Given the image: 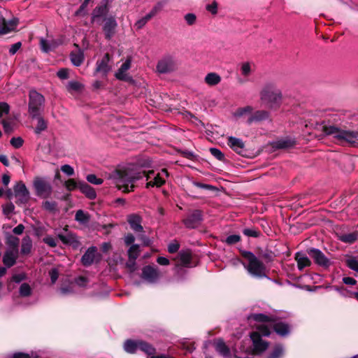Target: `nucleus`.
Returning <instances> with one entry per match:
<instances>
[{"instance_id":"nucleus-63","label":"nucleus","mask_w":358,"mask_h":358,"mask_svg":"<svg viewBox=\"0 0 358 358\" xmlns=\"http://www.w3.org/2000/svg\"><path fill=\"white\" fill-rule=\"evenodd\" d=\"M57 76L62 79H67L69 78V70L66 69H61L57 73Z\"/></svg>"},{"instance_id":"nucleus-55","label":"nucleus","mask_w":358,"mask_h":358,"mask_svg":"<svg viewBox=\"0 0 358 358\" xmlns=\"http://www.w3.org/2000/svg\"><path fill=\"white\" fill-rule=\"evenodd\" d=\"M210 152L213 156L219 160H222L224 157L223 153L217 148H210Z\"/></svg>"},{"instance_id":"nucleus-41","label":"nucleus","mask_w":358,"mask_h":358,"mask_svg":"<svg viewBox=\"0 0 358 358\" xmlns=\"http://www.w3.org/2000/svg\"><path fill=\"white\" fill-rule=\"evenodd\" d=\"M83 87V85L78 81L71 80L66 85V89L69 92H78Z\"/></svg>"},{"instance_id":"nucleus-44","label":"nucleus","mask_w":358,"mask_h":358,"mask_svg":"<svg viewBox=\"0 0 358 358\" xmlns=\"http://www.w3.org/2000/svg\"><path fill=\"white\" fill-rule=\"evenodd\" d=\"M152 17H153L150 13H148L135 23L136 28L137 29H142Z\"/></svg>"},{"instance_id":"nucleus-58","label":"nucleus","mask_w":358,"mask_h":358,"mask_svg":"<svg viewBox=\"0 0 358 358\" xmlns=\"http://www.w3.org/2000/svg\"><path fill=\"white\" fill-rule=\"evenodd\" d=\"M243 233L248 237H257L259 236V231L254 229H244Z\"/></svg>"},{"instance_id":"nucleus-52","label":"nucleus","mask_w":358,"mask_h":358,"mask_svg":"<svg viewBox=\"0 0 358 358\" xmlns=\"http://www.w3.org/2000/svg\"><path fill=\"white\" fill-rule=\"evenodd\" d=\"M10 143L15 148H20L22 146L24 141L21 137H13L10 139Z\"/></svg>"},{"instance_id":"nucleus-24","label":"nucleus","mask_w":358,"mask_h":358,"mask_svg":"<svg viewBox=\"0 0 358 358\" xmlns=\"http://www.w3.org/2000/svg\"><path fill=\"white\" fill-rule=\"evenodd\" d=\"M269 113L266 110H257L252 113V115L246 120V123L250 124L253 122H257L268 119Z\"/></svg>"},{"instance_id":"nucleus-46","label":"nucleus","mask_w":358,"mask_h":358,"mask_svg":"<svg viewBox=\"0 0 358 358\" xmlns=\"http://www.w3.org/2000/svg\"><path fill=\"white\" fill-rule=\"evenodd\" d=\"M180 262L183 266H188L191 262V255L187 252L180 253Z\"/></svg>"},{"instance_id":"nucleus-3","label":"nucleus","mask_w":358,"mask_h":358,"mask_svg":"<svg viewBox=\"0 0 358 358\" xmlns=\"http://www.w3.org/2000/svg\"><path fill=\"white\" fill-rule=\"evenodd\" d=\"M324 132L326 135L331 136L338 143L358 145V129H341L337 127L329 125L324 127Z\"/></svg>"},{"instance_id":"nucleus-18","label":"nucleus","mask_w":358,"mask_h":358,"mask_svg":"<svg viewBox=\"0 0 358 358\" xmlns=\"http://www.w3.org/2000/svg\"><path fill=\"white\" fill-rule=\"evenodd\" d=\"M57 235L64 244L74 245L78 243L76 235L69 231L67 227H64L62 231L58 232Z\"/></svg>"},{"instance_id":"nucleus-40","label":"nucleus","mask_w":358,"mask_h":358,"mask_svg":"<svg viewBox=\"0 0 358 358\" xmlns=\"http://www.w3.org/2000/svg\"><path fill=\"white\" fill-rule=\"evenodd\" d=\"M32 289L28 283H22L19 289V294L22 297H27L31 294Z\"/></svg>"},{"instance_id":"nucleus-1","label":"nucleus","mask_w":358,"mask_h":358,"mask_svg":"<svg viewBox=\"0 0 358 358\" xmlns=\"http://www.w3.org/2000/svg\"><path fill=\"white\" fill-rule=\"evenodd\" d=\"M145 177L148 182L146 187H161L163 185L166 179L169 177L166 169H163L159 173L154 171H136L134 170H119L114 174V180L117 187L123 192H129L134 191V182Z\"/></svg>"},{"instance_id":"nucleus-33","label":"nucleus","mask_w":358,"mask_h":358,"mask_svg":"<svg viewBox=\"0 0 358 358\" xmlns=\"http://www.w3.org/2000/svg\"><path fill=\"white\" fill-rule=\"evenodd\" d=\"M36 118L37 119V124L34 128V132L36 134H40L48 128V122L43 117L40 116V115Z\"/></svg>"},{"instance_id":"nucleus-45","label":"nucleus","mask_w":358,"mask_h":358,"mask_svg":"<svg viewBox=\"0 0 358 358\" xmlns=\"http://www.w3.org/2000/svg\"><path fill=\"white\" fill-rule=\"evenodd\" d=\"M57 203L53 201H45L42 203L43 209L50 212H55L57 210Z\"/></svg>"},{"instance_id":"nucleus-57","label":"nucleus","mask_w":358,"mask_h":358,"mask_svg":"<svg viewBox=\"0 0 358 358\" xmlns=\"http://www.w3.org/2000/svg\"><path fill=\"white\" fill-rule=\"evenodd\" d=\"M61 171L68 176H71L74 174L73 168L69 164L62 166Z\"/></svg>"},{"instance_id":"nucleus-29","label":"nucleus","mask_w":358,"mask_h":358,"mask_svg":"<svg viewBox=\"0 0 358 358\" xmlns=\"http://www.w3.org/2000/svg\"><path fill=\"white\" fill-rule=\"evenodd\" d=\"M358 238V231H354L348 234H343L338 236V239L345 243H353Z\"/></svg>"},{"instance_id":"nucleus-22","label":"nucleus","mask_w":358,"mask_h":358,"mask_svg":"<svg viewBox=\"0 0 358 358\" xmlns=\"http://www.w3.org/2000/svg\"><path fill=\"white\" fill-rule=\"evenodd\" d=\"M215 350L221 355L224 358H232V354L229 348L225 345L222 340H217L215 341Z\"/></svg>"},{"instance_id":"nucleus-28","label":"nucleus","mask_w":358,"mask_h":358,"mask_svg":"<svg viewBox=\"0 0 358 358\" xmlns=\"http://www.w3.org/2000/svg\"><path fill=\"white\" fill-rule=\"evenodd\" d=\"M72 64L76 66H79L84 61V54L80 50L73 51L70 55Z\"/></svg>"},{"instance_id":"nucleus-36","label":"nucleus","mask_w":358,"mask_h":358,"mask_svg":"<svg viewBox=\"0 0 358 358\" xmlns=\"http://www.w3.org/2000/svg\"><path fill=\"white\" fill-rule=\"evenodd\" d=\"M138 350L148 355L155 353V348L152 345L142 341H140Z\"/></svg>"},{"instance_id":"nucleus-2","label":"nucleus","mask_w":358,"mask_h":358,"mask_svg":"<svg viewBox=\"0 0 358 358\" xmlns=\"http://www.w3.org/2000/svg\"><path fill=\"white\" fill-rule=\"evenodd\" d=\"M271 334L269 327L262 323L257 326L255 330L250 334V338L243 340L234 350L236 358H250L265 352L269 343L265 339Z\"/></svg>"},{"instance_id":"nucleus-26","label":"nucleus","mask_w":358,"mask_h":358,"mask_svg":"<svg viewBox=\"0 0 358 358\" xmlns=\"http://www.w3.org/2000/svg\"><path fill=\"white\" fill-rule=\"evenodd\" d=\"M295 260L297 262V266L300 271H302L306 267L310 266L311 264V262L308 257L301 252H297L296 254Z\"/></svg>"},{"instance_id":"nucleus-19","label":"nucleus","mask_w":358,"mask_h":358,"mask_svg":"<svg viewBox=\"0 0 358 358\" xmlns=\"http://www.w3.org/2000/svg\"><path fill=\"white\" fill-rule=\"evenodd\" d=\"M127 222L131 229L136 233L141 232L143 230V227L141 225L142 217L138 214H130L127 215Z\"/></svg>"},{"instance_id":"nucleus-32","label":"nucleus","mask_w":358,"mask_h":358,"mask_svg":"<svg viewBox=\"0 0 358 358\" xmlns=\"http://www.w3.org/2000/svg\"><path fill=\"white\" fill-rule=\"evenodd\" d=\"M205 83L210 86H215L221 81V77L216 73H209L204 78Z\"/></svg>"},{"instance_id":"nucleus-34","label":"nucleus","mask_w":358,"mask_h":358,"mask_svg":"<svg viewBox=\"0 0 358 358\" xmlns=\"http://www.w3.org/2000/svg\"><path fill=\"white\" fill-rule=\"evenodd\" d=\"M107 3H108V1L104 0L100 6H97L94 10V12H93V17L94 18L101 17L107 13V11H108Z\"/></svg>"},{"instance_id":"nucleus-62","label":"nucleus","mask_w":358,"mask_h":358,"mask_svg":"<svg viewBox=\"0 0 358 358\" xmlns=\"http://www.w3.org/2000/svg\"><path fill=\"white\" fill-rule=\"evenodd\" d=\"M179 248H180V245L178 244V243L176 241H174V242L169 244L168 251L170 253H175L178 250Z\"/></svg>"},{"instance_id":"nucleus-35","label":"nucleus","mask_w":358,"mask_h":358,"mask_svg":"<svg viewBox=\"0 0 358 358\" xmlns=\"http://www.w3.org/2000/svg\"><path fill=\"white\" fill-rule=\"evenodd\" d=\"M284 355V348L281 345H276L266 358H281Z\"/></svg>"},{"instance_id":"nucleus-48","label":"nucleus","mask_w":358,"mask_h":358,"mask_svg":"<svg viewBox=\"0 0 358 358\" xmlns=\"http://www.w3.org/2000/svg\"><path fill=\"white\" fill-rule=\"evenodd\" d=\"M6 243L12 247L10 249H18L19 238L13 236H10L7 238Z\"/></svg>"},{"instance_id":"nucleus-42","label":"nucleus","mask_w":358,"mask_h":358,"mask_svg":"<svg viewBox=\"0 0 358 358\" xmlns=\"http://www.w3.org/2000/svg\"><path fill=\"white\" fill-rule=\"evenodd\" d=\"M139 245L137 244L132 245L128 250L129 258L136 259L139 255Z\"/></svg>"},{"instance_id":"nucleus-14","label":"nucleus","mask_w":358,"mask_h":358,"mask_svg":"<svg viewBox=\"0 0 358 358\" xmlns=\"http://www.w3.org/2000/svg\"><path fill=\"white\" fill-rule=\"evenodd\" d=\"M110 57L108 53L104 55L101 59H99L96 63L95 73H101L102 76H106L108 72L111 70L109 62Z\"/></svg>"},{"instance_id":"nucleus-10","label":"nucleus","mask_w":358,"mask_h":358,"mask_svg":"<svg viewBox=\"0 0 358 358\" xmlns=\"http://www.w3.org/2000/svg\"><path fill=\"white\" fill-rule=\"evenodd\" d=\"M307 252L309 256L318 266L327 268L331 265V261L319 249L310 248L308 250Z\"/></svg>"},{"instance_id":"nucleus-15","label":"nucleus","mask_w":358,"mask_h":358,"mask_svg":"<svg viewBox=\"0 0 358 358\" xmlns=\"http://www.w3.org/2000/svg\"><path fill=\"white\" fill-rule=\"evenodd\" d=\"M160 274L157 268L151 266L143 267L142 278L150 283H156L159 279Z\"/></svg>"},{"instance_id":"nucleus-39","label":"nucleus","mask_w":358,"mask_h":358,"mask_svg":"<svg viewBox=\"0 0 358 358\" xmlns=\"http://www.w3.org/2000/svg\"><path fill=\"white\" fill-rule=\"evenodd\" d=\"M295 143L294 140L289 138L280 139L276 141L275 146L278 148H288L293 146Z\"/></svg>"},{"instance_id":"nucleus-37","label":"nucleus","mask_w":358,"mask_h":358,"mask_svg":"<svg viewBox=\"0 0 358 358\" xmlns=\"http://www.w3.org/2000/svg\"><path fill=\"white\" fill-rule=\"evenodd\" d=\"M346 266L358 273V257L350 256L345 259Z\"/></svg>"},{"instance_id":"nucleus-54","label":"nucleus","mask_w":358,"mask_h":358,"mask_svg":"<svg viewBox=\"0 0 358 358\" xmlns=\"http://www.w3.org/2000/svg\"><path fill=\"white\" fill-rule=\"evenodd\" d=\"M87 180L94 185H101L103 183V180L98 178L94 174H90L87 176Z\"/></svg>"},{"instance_id":"nucleus-8","label":"nucleus","mask_w":358,"mask_h":358,"mask_svg":"<svg viewBox=\"0 0 358 358\" xmlns=\"http://www.w3.org/2000/svg\"><path fill=\"white\" fill-rule=\"evenodd\" d=\"M176 69V62L173 56L166 55L157 62L156 69L159 73H169Z\"/></svg>"},{"instance_id":"nucleus-4","label":"nucleus","mask_w":358,"mask_h":358,"mask_svg":"<svg viewBox=\"0 0 358 358\" xmlns=\"http://www.w3.org/2000/svg\"><path fill=\"white\" fill-rule=\"evenodd\" d=\"M248 318L250 321L253 320L264 324L270 329L273 328L276 334L280 336H286L290 333V327L288 324L280 321L277 322L271 316L262 313H256L250 315Z\"/></svg>"},{"instance_id":"nucleus-16","label":"nucleus","mask_w":358,"mask_h":358,"mask_svg":"<svg viewBox=\"0 0 358 358\" xmlns=\"http://www.w3.org/2000/svg\"><path fill=\"white\" fill-rule=\"evenodd\" d=\"M99 255L97 252L96 247H90L82 257V263L84 266H90L94 262L99 260Z\"/></svg>"},{"instance_id":"nucleus-12","label":"nucleus","mask_w":358,"mask_h":358,"mask_svg":"<svg viewBox=\"0 0 358 358\" xmlns=\"http://www.w3.org/2000/svg\"><path fill=\"white\" fill-rule=\"evenodd\" d=\"M14 194L17 199V203L24 204L29 200V192L25 185L22 182H17L14 187Z\"/></svg>"},{"instance_id":"nucleus-43","label":"nucleus","mask_w":358,"mask_h":358,"mask_svg":"<svg viewBox=\"0 0 358 358\" xmlns=\"http://www.w3.org/2000/svg\"><path fill=\"white\" fill-rule=\"evenodd\" d=\"M241 71L243 76H249L252 72V64L248 62L242 63L241 66Z\"/></svg>"},{"instance_id":"nucleus-56","label":"nucleus","mask_w":358,"mask_h":358,"mask_svg":"<svg viewBox=\"0 0 358 358\" xmlns=\"http://www.w3.org/2000/svg\"><path fill=\"white\" fill-rule=\"evenodd\" d=\"M10 110L9 105L6 102H0V117L8 114Z\"/></svg>"},{"instance_id":"nucleus-9","label":"nucleus","mask_w":358,"mask_h":358,"mask_svg":"<svg viewBox=\"0 0 358 358\" xmlns=\"http://www.w3.org/2000/svg\"><path fill=\"white\" fill-rule=\"evenodd\" d=\"M34 187L36 194L42 198H48L52 194V186L50 183L45 180L37 178L34 181Z\"/></svg>"},{"instance_id":"nucleus-49","label":"nucleus","mask_w":358,"mask_h":358,"mask_svg":"<svg viewBox=\"0 0 358 358\" xmlns=\"http://www.w3.org/2000/svg\"><path fill=\"white\" fill-rule=\"evenodd\" d=\"M79 182H76L73 179H69L65 182V187L69 191H73L78 189Z\"/></svg>"},{"instance_id":"nucleus-60","label":"nucleus","mask_w":358,"mask_h":358,"mask_svg":"<svg viewBox=\"0 0 358 358\" xmlns=\"http://www.w3.org/2000/svg\"><path fill=\"white\" fill-rule=\"evenodd\" d=\"M49 275L52 284L55 283L59 277V272L57 268H52L50 271Z\"/></svg>"},{"instance_id":"nucleus-47","label":"nucleus","mask_w":358,"mask_h":358,"mask_svg":"<svg viewBox=\"0 0 358 358\" xmlns=\"http://www.w3.org/2000/svg\"><path fill=\"white\" fill-rule=\"evenodd\" d=\"M166 4V1H161L157 2L155 6L152 8V9L150 11V14L154 17L157 15V13H159L164 6Z\"/></svg>"},{"instance_id":"nucleus-23","label":"nucleus","mask_w":358,"mask_h":358,"mask_svg":"<svg viewBox=\"0 0 358 358\" xmlns=\"http://www.w3.org/2000/svg\"><path fill=\"white\" fill-rule=\"evenodd\" d=\"M17 22L15 20L6 21L5 19L0 20V35L6 34L15 29Z\"/></svg>"},{"instance_id":"nucleus-31","label":"nucleus","mask_w":358,"mask_h":358,"mask_svg":"<svg viewBox=\"0 0 358 358\" xmlns=\"http://www.w3.org/2000/svg\"><path fill=\"white\" fill-rule=\"evenodd\" d=\"M32 248V241L29 236L22 238L20 252L22 255H28L31 252Z\"/></svg>"},{"instance_id":"nucleus-17","label":"nucleus","mask_w":358,"mask_h":358,"mask_svg":"<svg viewBox=\"0 0 358 358\" xmlns=\"http://www.w3.org/2000/svg\"><path fill=\"white\" fill-rule=\"evenodd\" d=\"M227 144L236 153L240 155L245 156L246 150L245 148V144L241 139L229 136L228 138Z\"/></svg>"},{"instance_id":"nucleus-64","label":"nucleus","mask_w":358,"mask_h":358,"mask_svg":"<svg viewBox=\"0 0 358 358\" xmlns=\"http://www.w3.org/2000/svg\"><path fill=\"white\" fill-rule=\"evenodd\" d=\"M21 45H22V43L20 42H17V43L13 44L9 49V53L11 55H15L18 51V50L21 48Z\"/></svg>"},{"instance_id":"nucleus-20","label":"nucleus","mask_w":358,"mask_h":358,"mask_svg":"<svg viewBox=\"0 0 358 358\" xmlns=\"http://www.w3.org/2000/svg\"><path fill=\"white\" fill-rule=\"evenodd\" d=\"M17 257L18 249H8L3 257V262L6 267L10 268L16 263Z\"/></svg>"},{"instance_id":"nucleus-6","label":"nucleus","mask_w":358,"mask_h":358,"mask_svg":"<svg viewBox=\"0 0 358 358\" xmlns=\"http://www.w3.org/2000/svg\"><path fill=\"white\" fill-rule=\"evenodd\" d=\"M243 256L248 261V264H244V267L252 276L258 278L266 277L264 264L252 252L245 251Z\"/></svg>"},{"instance_id":"nucleus-11","label":"nucleus","mask_w":358,"mask_h":358,"mask_svg":"<svg viewBox=\"0 0 358 358\" xmlns=\"http://www.w3.org/2000/svg\"><path fill=\"white\" fill-rule=\"evenodd\" d=\"M117 22L113 16H109L103 19L102 30L105 38L110 40L116 34Z\"/></svg>"},{"instance_id":"nucleus-51","label":"nucleus","mask_w":358,"mask_h":358,"mask_svg":"<svg viewBox=\"0 0 358 358\" xmlns=\"http://www.w3.org/2000/svg\"><path fill=\"white\" fill-rule=\"evenodd\" d=\"M43 241L51 248H55L57 245V240L51 236L44 237Z\"/></svg>"},{"instance_id":"nucleus-25","label":"nucleus","mask_w":358,"mask_h":358,"mask_svg":"<svg viewBox=\"0 0 358 358\" xmlns=\"http://www.w3.org/2000/svg\"><path fill=\"white\" fill-rule=\"evenodd\" d=\"M78 189L90 199H94L96 197L94 189L85 182H79Z\"/></svg>"},{"instance_id":"nucleus-53","label":"nucleus","mask_w":358,"mask_h":358,"mask_svg":"<svg viewBox=\"0 0 358 358\" xmlns=\"http://www.w3.org/2000/svg\"><path fill=\"white\" fill-rule=\"evenodd\" d=\"M241 241V236L237 234L230 235L227 237L225 242L228 245H233Z\"/></svg>"},{"instance_id":"nucleus-27","label":"nucleus","mask_w":358,"mask_h":358,"mask_svg":"<svg viewBox=\"0 0 358 358\" xmlns=\"http://www.w3.org/2000/svg\"><path fill=\"white\" fill-rule=\"evenodd\" d=\"M140 341L127 340L124 343V350L130 354L137 352L139 348Z\"/></svg>"},{"instance_id":"nucleus-5","label":"nucleus","mask_w":358,"mask_h":358,"mask_svg":"<svg viewBox=\"0 0 358 358\" xmlns=\"http://www.w3.org/2000/svg\"><path fill=\"white\" fill-rule=\"evenodd\" d=\"M260 99L265 106L271 109H276L281 104L282 93L274 84L267 83L260 92Z\"/></svg>"},{"instance_id":"nucleus-7","label":"nucleus","mask_w":358,"mask_h":358,"mask_svg":"<svg viewBox=\"0 0 358 358\" xmlns=\"http://www.w3.org/2000/svg\"><path fill=\"white\" fill-rule=\"evenodd\" d=\"M45 103L44 96L37 91L30 90L29 94V113L32 118L38 117Z\"/></svg>"},{"instance_id":"nucleus-50","label":"nucleus","mask_w":358,"mask_h":358,"mask_svg":"<svg viewBox=\"0 0 358 358\" xmlns=\"http://www.w3.org/2000/svg\"><path fill=\"white\" fill-rule=\"evenodd\" d=\"M334 290L338 292L341 296H343L344 297H352V295H350V293H352V292L349 291L348 289L345 288L343 286H341V287L336 286V287H334Z\"/></svg>"},{"instance_id":"nucleus-13","label":"nucleus","mask_w":358,"mask_h":358,"mask_svg":"<svg viewBox=\"0 0 358 358\" xmlns=\"http://www.w3.org/2000/svg\"><path fill=\"white\" fill-rule=\"evenodd\" d=\"M202 213L199 210H194L191 212L187 217L183 220V223L186 227L194 229L201 222Z\"/></svg>"},{"instance_id":"nucleus-61","label":"nucleus","mask_w":358,"mask_h":358,"mask_svg":"<svg viewBox=\"0 0 358 358\" xmlns=\"http://www.w3.org/2000/svg\"><path fill=\"white\" fill-rule=\"evenodd\" d=\"M40 44L41 48L43 52H48L51 50V46L46 40L41 38Z\"/></svg>"},{"instance_id":"nucleus-38","label":"nucleus","mask_w":358,"mask_h":358,"mask_svg":"<svg viewBox=\"0 0 358 358\" xmlns=\"http://www.w3.org/2000/svg\"><path fill=\"white\" fill-rule=\"evenodd\" d=\"M90 215L83 210H78L75 215V220L81 224H86L90 221Z\"/></svg>"},{"instance_id":"nucleus-59","label":"nucleus","mask_w":358,"mask_h":358,"mask_svg":"<svg viewBox=\"0 0 358 358\" xmlns=\"http://www.w3.org/2000/svg\"><path fill=\"white\" fill-rule=\"evenodd\" d=\"M184 18H185L186 22L187 23V24H189V25H193L196 22V17L193 13L186 14L185 15Z\"/></svg>"},{"instance_id":"nucleus-21","label":"nucleus","mask_w":358,"mask_h":358,"mask_svg":"<svg viewBox=\"0 0 358 358\" xmlns=\"http://www.w3.org/2000/svg\"><path fill=\"white\" fill-rule=\"evenodd\" d=\"M131 64V58H127L121 65L120 69L116 71L115 76L117 79L127 81L129 79L127 71L130 69Z\"/></svg>"},{"instance_id":"nucleus-30","label":"nucleus","mask_w":358,"mask_h":358,"mask_svg":"<svg viewBox=\"0 0 358 358\" xmlns=\"http://www.w3.org/2000/svg\"><path fill=\"white\" fill-rule=\"evenodd\" d=\"M252 108L249 106L238 108L234 113V117L236 118H244L246 121L248 118L252 115Z\"/></svg>"}]
</instances>
